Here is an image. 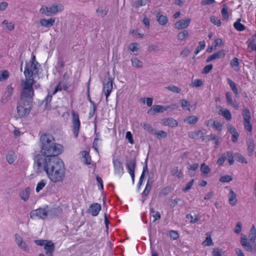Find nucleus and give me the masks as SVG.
I'll return each instance as SVG.
<instances>
[{"label":"nucleus","mask_w":256,"mask_h":256,"mask_svg":"<svg viewBox=\"0 0 256 256\" xmlns=\"http://www.w3.org/2000/svg\"><path fill=\"white\" fill-rule=\"evenodd\" d=\"M38 164L34 166L37 172L45 171L51 181L57 182L62 181L65 177V168L62 161L58 157L38 160Z\"/></svg>","instance_id":"1"},{"label":"nucleus","mask_w":256,"mask_h":256,"mask_svg":"<svg viewBox=\"0 0 256 256\" xmlns=\"http://www.w3.org/2000/svg\"><path fill=\"white\" fill-rule=\"evenodd\" d=\"M33 82V80L30 79L21 80L20 98L16 107L18 114L21 118L27 116L32 109L34 95Z\"/></svg>","instance_id":"2"},{"label":"nucleus","mask_w":256,"mask_h":256,"mask_svg":"<svg viewBox=\"0 0 256 256\" xmlns=\"http://www.w3.org/2000/svg\"><path fill=\"white\" fill-rule=\"evenodd\" d=\"M40 152L42 155L38 154L34 158V164H38V160L42 159L47 161V159L61 154L63 150V146L54 142L52 136L50 134H44L40 137Z\"/></svg>","instance_id":"3"},{"label":"nucleus","mask_w":256,"mask_h":256,"mask_svg":"<svg viewBox=\"0 0 256 256\" xmlns=\"http://www.w3.org/2000/svg\"><path fill=\"white\" fill-rule=\"evenodd\" d=\"M40 66V64L36 60L35 56L33 55L32 60L29 62H26V67L24 72L26 78L22 80H24L26 79H30L33 80L34 84L36 82V80L34 78H32V76L34 75L38 74Z\"/></svg>","instance_id":"4"},{"label":"nucleus","mask_w":256,"mask_h":256,"mask_svg":"<svg viewBox=\"0 0 256 256\" xmlns=\"http://www.w3.org/2000/svg\"><path fill=\"white\" fill-rule=\"evenodd\" d=\"M34 242L38 246H44L46 250V254L49 256H52L54 250L55 246L54 244L50 240H36Z\"/></svg>","instance_id":"5"},{"label":"nucleus","mask_w":256,"mask_h":256,"mask_svg":"<svg viewBox=\"0 0 256 256\" xmlns=\"http://www.w3.org/2000/svg\"><path fill=\"white\" fill-rule=\"evenodd\" d=\"M64 10V6L61 4H52L50 8L46 6H42L40 12L46 16H50L52 14H56L58 12H60Z\"/></svg>","instance_id":"6"},{"label":"nucleus","mask_w":256,"mask_h":256,"mask_svg":"<svg viewBox=\"0 0 256 256\" xmlns=\"http://www.w3.org/2000/svg\"><path fill=\"white\" fill-rule=\"evenodd\" d=\"M72 130L74 132V134L75 138H77L80 128V122L79 119L78 114L74 112V110H72Z\"/></svg>","instance_id":"7"},{"label":"nucleus","mask_w":256,"mask_h":256,"mask_svg":"<svg viewBox=\"0 0 256 256\" xmlns=\"http://www.w3.org/2000/svg\"><path fill=\"white\" fill-rule=\"evenodd\" d=\"M240 244L244 250L251 252H254L256 251V245L255 243H250L248 241L247 237L244 234H241Z\"/></svg>","instance_id":"8"},{"label":"nucleus","mask_w":256,"mask_h":256,"mask_svg":"<svg viewBox=\"0 0 256 256\" xmlns=\"http://www.w3.org/2000/svg\"><path fill=\"white\" fill-rule=\"evenodd\" d=\"M242 116L244 119V128L248 131L251 132L252 130V126L250 124L251 114L249 110L244 108L242 110Z\"/></svg>","instance_id":"9"},{"label":"nucleus","mask_w":256,"mask_h":256,"mask_svg":"<svg viewBox=\"0 0 256 256\" xmlns=\"http://www.w3.org/2000/svg\"><path fill=\"white\" fill-rule=\"evenodd\" d=\"M48 210L46 208H39L31 212L30 214V218H41L44 219L48 216Z\"/></svg>","instance_id":"10"},{"label":"nucleus","mask_w":256,"mask_h":256,"mask_svg":"<svg viewBox=\"0 0 256 256\" xmlns=\"http://www.w3.org/2000/svg\"><path fill=\"white\" fill-rule=\"evenodd\" d=\"M112 89V80L110 76H108L104 80L103 86V92L106 97V101H108V96L110 94Z\"/></svg>","instance_id":"11"},{"label":"nucleus","mask_w":256,"mask_h":256,"mask_svg":"<svg viewBox=\"0 0 256 256\" xmlns=\"http://www.w3.org/2000/svg\"><path fill=\"white\" fill-rule=\"evenodd\" d=\"M170 108L168 106H163L160 105H154L150 110L148 114L150 115H154L156 113L163 112Z\"/></svg>","instance_id":"12"},{"label":"nucleus","mask_w":256,"mask_h":256,"mask_svg":"<svg viewBox=\"0 0 256 256\" xmlns=\"http://www.w3.org/2000/svg\"><path fill=\"white\" fill-rule=\"evenodd\" d=\"M191 22V19L188 18L178 21L174 24V28L178 30H182L187 28Z\"/></svg>","instance_id":"13"},{"label":"nucleus","mask_w":256,"mask_h":256,"mask_svg":"<svg viewBox=\"0 0 256 256\" xmlns=\"http://www.w3.org/2000/svg\"><path fill=\"white\" fill-rule=\"evenodd\" d=\"M14 92V88L12 86V85H8L7 86L6 90L4 93V96L2 98V101L3 102H6L11 99L12 96Z\"/></svg>","instance_id":"14"},{"label":"nucleus","mask_w":256,"mask_h":256,"mask_svg":"<svg viewBox=\"0 0 256 256\" xmlns=\"http://www.w3.org/2000/svg\"><path fill=\"white\" fill-rule=\"evenodd\" d=\"M101 210V205L98 203H95L90 205L88 209V212L92 216H96Z\"/></svg>","instance_id":"15"},{"label":"nucleus","mask_w":256,"mask_h":256,"mask_svg":"<svg viewBox=\"0 0 256 256\" xmlns=\"http://www.w3.org/2000/svg\"><path fill=\"white\" fill-rule=\"evenodd\" d=\"M226 54V51L224 50H220L214 52L213 54L210 56L206 60L207 62H210L215 59H218L224 58Z\"/></svg>","instance_id":"16"},{"label":"nucleus","mask_w":256,"mask_h":256,"mask_svg":"<svg viewBox=\"0 0 256 256\" xmlns=\"http://www.w3.org/2000/svg\"><path fill=\"white\" fill-rule=\"evenodd\" d=\"M162 122L163 125L172 128L176 127L178 125L177 120L172 118H164L162 120Z\"/></svg>","instance_id":"17"},{"label":"nucleus","mask_w":256,"mask_h":256,"mask_svg":"<svg viewBox=\"0 0 256 256\" xmlns=\"http://www.w3.org/2000/svg\"><path fill=\"white\" fill-rule=\"evenodd\" d=\"M113 164L115 173L118 174H121L123 173V167L122 163L118 159L113 160Z\"/></svg>","instance_id":"18"},{"label":"nucleus","mask_w":256,"mask_h":256,"mask_svg":"<svg viewBox=\"0 0 256 256\" xmlns=\"http://www.w3.org/2000/svg\"><path fill=\"white\" fill-rule=\"evenodd\" d=\"M226 98L227 104L229 105L232 106L236 110H238V105L236 103V100H233L232 96V94L230 92H226Z\"/></svg>","instance_id":"19"},{"label":"nucleus","mask_w":256,"mask_h":256,"mask_svg":"<svg viewBox=\"0 0 256 256\" xmlns=\"http://www.w3.org/2000/svg\"><path fill=\"white\" fill-rule=\"evenodd\" d=\"M180 102L182 107L184 110H186L190 112L192 110H194L196 108V104L190 106V102L186 100L182 99L180 100Z\"/></svg>","instance_id":"20"},{"label":"nucleus","mask_w":256,"mask_h":256,"mask_svg":"<svg viewBox=\"0 0 256 256\" xmlns=\"http://www.w3.org/2000/svg\"><path fill=\"white\" fill-rule=\"evenodd\" d=\"M126 166L129 173L134 172L136 166V162L134 158H130L126 160Z\"/></svg>","instance_id":"21"},{"label":"nucleus","mask_w":256,"mask_h":256,"mask_svg":"<svg viewBox=\"0 0 256 256\" xmlns=\"http://www.w3.org/2000/svg\"><path fill=\"white\" fill-rule=\"evenodd\" d=\"M228 130L232 134V142H237L238 140V138L239 136V134L237 132V130L236 129V128L232 125H229L228 126Z\"/></svg>","instance_id":"22"},{"label":"nucleus","mask_w":256,"mask_h":256,"mask_svg":"<svg viewBox=\"0 0 256 256\" xmlns=\"http://www.w3.org/2000/svg\"><path fill=\"white\" fill-rule=\"evenodd\" d=\"M55 22V19L50 18L48 20L46 18H42L40 20V24L41 26L46 27L50 28L52 26Z\"/></svg>","instance_id":"23"},{"label":"nucleus","mask_w":256,"mask_h":256,"mask_svg":"<svg viewBox=\"0 0 256 256\" xmlns=\"http://www.w3.org/2000/svg\"><path fill=\"white\" fill-rule=\"evenodd\" d=\"M204 133L200 130H198L194 132H190L188 134V136L189 138L193 139H198L200 138H202V140H204V138H203Z\"/></svg>","instance_id":"24"},{"label":"nucleus","mask_w":256,"mask_h":256,"mask_svg":"<svg viewBox=\"0 0 256 256\" xmlns=\"http://www.w3.org/2000/svg\"><path fill=\"white\" fill-rule=\"evenodd\" d=\"M30 192V189L28 187L22 190L20 193V196L23 200L26 202L28 200Z\"/></svg>","instance_id":"25"},{"label":"nucleus","mask_w":256,"mask_h":256,"mask_svg":"<svg viewBox=\"0 0 256 256\" xmlns=\"http://www.w3.org/2000/svg\"><path fill=\"white\" fill-rule=\"evenodd\" d=\"M156 16L157 20H158V22L160 25L164 26L167 24V22H168V19L167 17L165 16L162 15L160 12H158L156 14Z\"/></svg>","instance_id":"26"},{"label":"nucleus","mask_w":256,"mask_h":256,"mask_svg":"<svg viewBox=\"0 0 256 256\" xmlns=\"http://www.w3.org/2000/svg\"><path fill=\"white\" fill-rule=\"evenodd\" d=\"M230 65L231 67L236 72L240 70L239 60L237 58H234L230 60Z\"/></svg>","instance_id":"27"},{"label":"nucleus","mask_w":256,"mask_h":256,"mask_svg":"<svg viewBox=\"0 0 256 256\" xmlns=\"http://www.w3.org/2000/svg\"><path fill=\"white\" fill-rule=\"evenodd\" d=\"M220 114L224 117L226 120H230L232 119L231 113L228 109L220 107Z\"/></svg>","instance_id":"28"},{"label":"nucleus","mask_w":256,"mask_h":256,"mask_svg":"<svg viewBox=\"0 0 256 256\" xmlns=\"http://www.w3.org/2000/svg\"><path fill=\"white\" fill-rule=\"evenodd\" d=\"M228 200L230 204L234 206L236 203V194L232 190H230L228 194Z\"/></svg>","instance_id":"29"},{"label":"nucleus","mask_w":256,"mask_h":256,"mask_svg":"<svg viewBox=\"0 0 256 256\" xmlns=\"http://www.w3.org/2000/svg\"><path fill=\"white\" fill-rule=\"evenodd\" d=\"M227 82H228V84H229L230 86V87L232 90L233 91L234 93L235 94L236 96H237L238 94V89L237 87L236 86V85L234 82H233L230 78H227Z\"/></svg>","instance_id":"30"},{"label":"nucleus","mask_w":256,"mask_h":256,"mask_svg":"<svg viewBox=\"0 0 256 256\" xmlns=\"http://www.w3.org/2000/svg\"><path fill=\"white\" fill-rule=\"evenodd\" d=\"M130 60L132 62V64L133 66L139 68H142V62L137 58H131Z\"/></svg>","instance_id":"31"},{"label":"nucleus","mask_w":256,"mask_h":256,"mask_svg":"<svg viewBox=\"0 0 256 256\" xmlns=\"http://www.w3.org/2000/svg\"><path fill=\"white\" fill-rule=\"evenodd\" d=\"M234 28L238 31L242 32L246 30V26L240 23V19H238L234 24Z\"/></svg>","instance_id":"32"},{"label":"nucleus","mask_w":256,"mask_h":256,"mask_svg":"<svg viewBox=\"0 0 256 256\" xmlns=\"http://www.w3.org/2000/svg\"><path fill=\"white\" fill-rule=\"evenodd\" d=\"M256 42V32L252 36L251 38H249L246 44L248 46V47L250 48H253L254 46V44Z\"/></svg>","instance_id":"33"},{"label":"nucleus","mask_w":256,"mask_h":256,"mask_svg":"<svg viewBox=\"0 0 256 256\" xmlns=\"http://www.w3.org/2000/svg\"><path fill=\"white\" fill-rule=\"evenodd\" d=\"M198 120V118L195 116H190L184 120V122L188 124H194Z\"/></svg>","instance_id":"34"},{"label":"nucleus","mask_w":256,"mask_h":256,"mask_svg":"<svg viewBox=\"0 0 256 256\" xmlns=\"http://www.w3.org/2000/svg\"><path fill=\"white\" fill-rule=\"evenodd\" d=\"M221 12L223 18L228 20L229 18V14L228 10V8L226 4H223Z\"/></svg>","instance_id":"35"},{"label":"nucleus","mask_w":256,"mask_h":256,"mask_svg":"<svg viewBox=\"0 0 256 256\" xmlns=\"http://www.w3.org/2000/svg\"><path fill=\"white\" fill-rule=\"evenodd\" d=\"M189 36V32L186 30H182L180 32L177 36V38L179 40H183Z\"/></svg>","instance_id":"36"},{"label":"nucleus","mask_w":256,"mask_h":256,"mask_svg":"<svg viewBox=\"0 0 256 256\" xmlns=\"http://www.w3.org/2000/svg\"><path fill=\"white\" fill-rule=\"evenodd\" d=\"M204 83L202 80L200 79H195L192 80V82L190 84V86L192 88H198L200 87L203 85Z\"/></svg>","instance_id":"37"},{"label":"nucleus","mask_w":256,"mask_h":256,"mask_svg":"<svg viewBox=\"0 0 256 256\" xmlns=\"http://www.w3.org/2000/svg\"><path fill=\"white\" fill-rule=\"evenodd\" d=\"M68 86L62 82H60L57 86L54 92H53V94H54L57 92L64 90H66L68 89Z\"/></svg>","instance_id":"38"},{"label":"nucleus","mask_w":256,"mask_h":256,"mask_svg":"<svg viewBox=\"0 0 256 256\" xmlns=\"http://www.w3.org/2000/svg\"><path fill=\"white\" fill-rule=\"evenodd\" d=\"M200 170L203 174H207L210 172V169L206 164L203 163L200 166Z\"/></svg>","instance_id":"39"},{"label":"nucleus","mask_w":256,"mask_h":256,"mask_svg":"<svg viewBox=\"0 0 256 256\" xmlns=\"http://www.w3.org/2000/svg\"><path fill=\"white\" fill-rule=\"evenodd\" d=\"M140 126L144 128V130H146L150 134H154V131L150 124L146 123H142L140 124Z\"/></svg>","instance_id":"40"},{"label":"nucleus","mask_w":256,"mask_h":256,"mask_svg":"<svg viewBox=\"0 0 256 256\" xmlns=\"http://www.w3.org/2000/svg\"><path fill=\"white\" fill-rule=\"evenodd\" d=\"M226 158L228 159L230 165H232L234 163V156L232 152L228 151L226 152Z\"/></svg>","instance_id":"41"},{"label":"nucleus","mask_w":256,"mask_h":256,"mask_svg":"<svg viewBox=\"0 0 256 256\" xmlns=\"http://www.w3.org/2000/svg\"><path fill=\"white\" fill-rule=\"evenodd\" d=\"M226 159V153H223L219 155V158L217 160L216 164L219 166H222L224 164Z\"/></svg>","instance_id":"42"},{"label":"nucleus","mask_w":256,"mask_h":256,"mask_svg":"<svg viewBox=\"0 0 256 256\" xmlns=\"http://www.w3.org/2000/svg\"><path fill=\"white\" fill-rule=\"evenodd\" d=\"M210 21L217 26H221L220 20L216 16H212L210 17Z\"/></svg>","instance_id":"43"},{"label":"nucleus","mask_w":256,"mask_h":256,"mask_svg":"<svg viewBox=\"0 0 256 256\" xmlns=\"http://www.w3.org/2000/svg\"><path fill=\"white\" fill-rule=\"evenodd\" d=\"M138 46L139 45L138 43L134 42L129 44L128 48L133 52H137L138 50Z\"/></svg>","instance_id":"44"},{"label":"nucleus","mask_w":256,"mask_h":256,"mask_svg":"<svg viewBox=\"0 0 256 256\" xmlns=\"http://www.w3.org/2000/svg\"><path fill=\"white\" fill-rule=\"evenodd\" d=\"M46 184V180H42L37 184L36 187V192H38L41 190Z\"/></svg>","instance_id":"45"},{"label":"nucleus","mask_w":256,"mask_h":256,"mask_svg":"<svg viewBox=\"0 0 256 256\" xmlns=\"http://www.w3.org/2000/svg\"><path fill=\"white\" fill-rule=\"evenodd\" d=\"M205 48L204 42H199V46H197L195 51L194 54H198L202 50H204Z\"/></svg>","instance_id":"46"},{"label":"nucleus","mask_w":256,"mask_h":256,"mask_svg":"<svg viewBox=\"0 0 256 256\" xmlns=\"http://www.w3.org/2000/svg\"><path fill=\"white\" fill-rule=\"evenodd\" d=\"M96 13L100 16L101 17L103 18L104 16H105L107 14H108V10L106 9V8H99L98 9L96 10Z\"/></svg>","instance_id":"47"},{"label":"nucleus","mask_w":256,"mask_h":256,"mask_svg":"<svg viewBox=\"0 0 256 256\" xmlns=\"http://www.w3.org/2000/svg\"><path fill=\"white\" fill-rule=\"evenodd\" d=\"M166 88L168 90L176 94H178L181 92V90L175 86H168Z\"/></svg>","instance_id":"48"},{"label":"nucleus","mask_w":256,"mask_h":256,"mask_svg":"<svg viewBox=\"0 0 256 256\" xmlns=\"http://www.w3.org/2000/svg\"><path fill=\"white\" fill-rule=\"evenodd\" d=\"M254 148V142H250L248 145V152L250 156H252Z\"/></svg>","instance_id":"49"},{"label":"nucleus","mask_w":256,"mask_h":256,"mask_svg":"<svg viewBox=\"0 0 256 256\" xmlns=\"http://www.w3.org/2000/svg\"><path fill=\"white\" fill-rule=\"evenodd\" d=\"M155 135L157 136L158 138H165L167 136V133L164 130H159L154 132Z\"/></svg>","instance_id":"50"},{"label":"nucleus","mask_w":256,"mask_h":256,"mask_svg":"<svg viewBox=\"0 0 256 256\" xmlns=\"http://www.w3.org/2000/svg\"><path fill=\"white\" fill-rule=\"evenodd\" d=\"M232 180V178L229 175L222 176L220 178V181L222 182H228Z\"/></svg>","instance_id":"51"},{"label":"nucleus","mask_w":256,"mask_h":256,"mask_svg":"<svg viewBox=\"0 0 256 256\" xmlns=\"http://www.w3.org/2000/svg\"><path fill=\"white\" fill-rule=\"evenodd\" d=\"M9 76V73L7 70H3L0 73V82L6 80Z\"/></svg>","instance_id":"52"},{"label":"nucleus","mask_w":256,"mask_h":256,"mask_svg":"<svg viewBox=\"0 0 256 256\" xmlns=\"http://www.w3.org/2000/svg\"><path fill=\"white\" fill-rule=\"evenodd\" d=\"M2 24H6L7 29L10 31H12L14 28V24L12 22H8L7 20H4L2 22Z\"/></svg>","instance_id":"53"},{"label":"nucleus","mask_w":256,"mask_h":256,"mask_svg":"<svg viewBox=\"0 0 256 256\" xmlns=\"http://www.w3.org/2000/svg\"><path fill=\"white\" fill-rule=\"evenodd\" d=\"M82 156L84 158V162L86 164H88L90 163V158L88 153L86 151H84L82 152Z\"/></svg>","instance_id":"54"},{"label":"nucleus","mask_w":256,"mask_h":256,"mask_svg":"<svg viewBox=\"0 0 256 256\" xmlns=\"http://www.w3.org/2000/svg\"><path fill=\"white\" fill-rule=\"evenodd\" d=\"M235 158H236V160L238 162H240L242 163H245V164L247 163V162H246V158L242 155H241L240 154H235Z\"/></svg>","instance_id":"55"},{"label":"nucleus","mask_w":256,"mask_h":256,"mask_svg":"<svg viewBox=\"0 0 256 256\" xmlns=\"http://www.w3.org/2000/svg\"><path fill=\"white\" fill-rule=\"evenodd\" d=\"M222 250L219 248H215L212 252V256H222Z\"/></svg>","instance_id":"56"},{"label":"nucleus","mask_w":256,"mask_h":256,"mask_svg":"<svg viewBox=\"0 0 256 256\" xmlns=\"http://www.w3.org/2000/svg\"><path fill=\"white\" fill-rule=\"evenodd\" d=\"M194 182V180H192L191 181L187 183L186 186L182 188V191L184 192H186L190 190L192 186L193 185Z\"/></svg>","instance_id":"57"},{"label":"nucleus","mask_w":256,"mask_h":256,"mask_svg":"<svg viewBox=\"0 0 256 256\" xmlns=\"http://www.w3.org/2000/svg\"><path fill=\"white\" fill-rule=\"evenodd\" d=\"M16 160V156L14 154H8L6 156L7 162L10 164H12Z\"/></svg>","instance_id":"58"},{"label":"nucleus","mask_w":256,"mask_h":256,"mask_svg":"<svg viewBox=\"0 0 256 256\" xmlns=\"http://www.w3.org/2000/svg\"><path fill=\"white\" fill-rule=\"evenodd\" d=\"M146 4V0H137L134 2V6L136 8L144 6Z\"/></svg>","instance_id":"59"},{"label":"nucleus","mask_w":256,"mask_h":256,"mask_svg":"<svg viewBox=\"0 0 256 256\" xmlns=\"http://www.w3.org/2000/svg\"><path fill=\"white\" fill-rule=\"evenodd\" d=\"M212 126L219 131H220L222 130V125L219 122L214 120V124H213Z\"/></svg>","instance_id":"60"},{"label":"nucleus","mask_w":256,"mask_h":256,"mask_svg":"<svg viewBox=\"0 0 256 256\" xmlns=\"http://www.w3.org/2000/svg\"><path fill=\"white\" fill-rule=\"evenodd\" d=\"M153 182L154 180H152V178H148L145 189L150 191L152 188Z\"/></svg>","instance_id":"61"},{"label":"nucleus","mask_w":256,"mask_h":256,"mask_svg":"<svg viewBox=\"0 0 256 256\" xmlns=\"http://www.w3.org/2000/svg\"><path fill=\"white\" fill-rule=\"evenodd\" d=\"M18 246L20 247V249L25 252H28L29 250V248L26 245V243L23 241L22 243H20Z\"/></svg>","instance_id":"62"},{"label":"nucleus","mask_w":256,"mask_h":256,"mask_svg":"<svg viewBox=\"0 0 256 256\" xmlns=\"http://www.w3.org/2000/svg\"><path fill=\"white\" fill-rule=\"evenodd\" d=\"M170 237L173 240H176L179 236L178 233V232L177 231H175V230H170Z\"/></svg>","instance_id":"63"},{"label":"nucleus","mask_w":256,"mask_h":256,"mask_svg":"<svg viewBox=\"0 0 256 256\" xmlns=\"http://www.w3.org/2000/svg\"><path fill=\"white\" fill-rule=\"evenodd\" d=\"M212 68V64H208V66H206L204 67V68L202 70V74H208Z\"/></svg>","instance_id":"64"}]
</instances>
